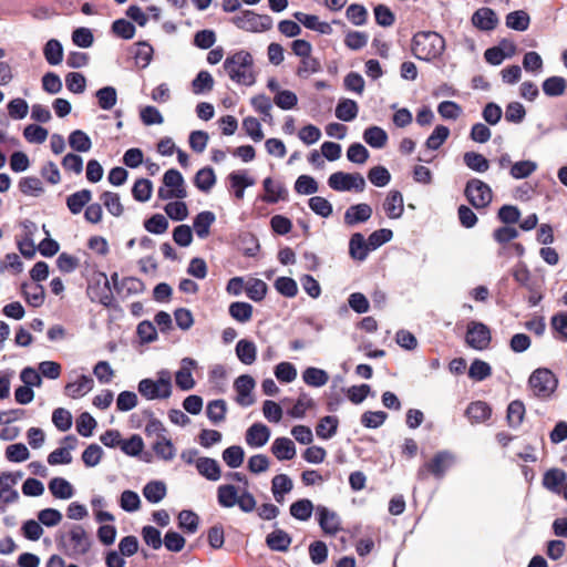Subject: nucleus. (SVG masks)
I'll use <instances>...</instances> for the list:
<instances>
[{
  "mask_svg": "<svg viewBox=\"0 0 567 567\" xmlns=\"http://www.w3.org/2000/svg\"><path fill=\"white\" fill-rule=\"evenodd\" d=\"M223 69L235 84L252 86L256 83L257 73L254 58L246 50H238L229 54L223 63Z\"/></svg>",
  "mask_w": 567,
  "mask_h": 567,
  "instance_id": "obj_1",
  "label": "nucleus"
},
{
  "mask_svg": "<svg viewBox=\"0 0 567 567\" xmlns=\"http://www.w3.org/2000/svg\"><path fill=\"white\" fill-rule=\"evenodd\" d=\"M445 50L444 38L434 31L417 32L412 40V51L416 59L432 61L440 58Z\"/></svg>",
  "mask_w": 567,
  "mask_h": 567,
  "instance_id": "obj_2",
  "label": "nucleus"
},
{
  "mask_svg": "<svg viewBox=\"0 0 567 567\" xmlns=\"http://www.w3.org/2000/svg\"><path fill=\"white\" fill-rule=\"evenodd\" d=\"M527 385L534 398L548 401L557 390L558 379L551 370L538 368L529 375Z\"/></svg>",
  "mask_w": 567,
  "mask_h": 567,
  "instance_id": "obj_3",
  "label": "nucleus"
},
{
  "mask_svg": "<svg viewBox=\"0 0 567 567\" xmlns=\"http://www.w3.org/2000/svg\"><path fill=\"white\" fill-rule=\"evenodd\" d=\"M231 22L247 32H265L272 28V19L267 14H258L251 10H244L231 18Z\"/></svg>",
  "mask_w": 567,
  "mask_h": 567,
  "instance_id": "obj_4",
  "label": "nucleus"
},
{
  "mask_svg": "<svg viewBox=\"0 0 567 567\" xmlns=\"http://www.w3.org/2000/svg\"><path fill=\"white\" fill-rule=\"evenodd\" d=\"M158 197L162 199H184L187 197L184 177L177 169L171 168L165 172L163 187L158 189Z\"/></svg>",
  "mask_w": 567,
  "mask_h": 567,
  "instance_id": "obj_5",
  "label": "nucleus"
},
{
  "mask_svg": "<svg viewBox=\"0 0 567 567\" xmlns=\"http://www.w3.org/2000/svg\"><path fill=\"white\" fill-rule=\"evenodd\" d=\"M172 394V375L168 370H161L157 379H144V399L162 400Z\"/></svg>",
  "mask_w": 567,
  "mask_h": 567,
  "instance_id": "obj_6",
  "label": "nucleus"
},
{
  "mask_svg": "<svg viewBox=\"0 0 567 567\" xmlns=\"http://www.w3.org/2000/svg\"><path fill=\"white\" fill-rule=\"evenodd\" d=\"M328 185L337 192H363L367 184L360 173L336 172L329 176Z\"/></svg>",
  "mask_w": 567,
  "mask_h": 567,
  "instance_id": "obj_7",
  "label": "nucleus"
},
{
  "mask_svg": "<svg viewBox=\"0 0 567 567\" xmlns=\"http://www.w3.org/2000/svg\"><path fill=\"white\" fill-rule=\"evenodd\" d=\"M464 193L468 202L476 209L487 207L493 199V192L491 187L477 178H472L466 183Z\"/></svg>",
  "mask_w": 567,
  "mask_h": 567,
  "instance_id": "obj_8",
  "label": "nucleus"
},
{
  "mask_svg": "<svg viewBox=\"0 0 567 567\" xmlns=\"http://www.w3.org/2000/svg\"><path fill=\"white\" fill-rule=\"evenodd\" d=\"M492 334L489 328L480 321H470L466 328V344L478 351L486 350L489 347Z\"/></svg>",
  "mask_w": 567,
  "mask_h": 567,
  "instance_id": "obj_9",
  "label": "nucleus"
},
{
  "mask_svg": "<svg viewBox=\"0 0 567 567\" xmlns=\"http://www.w3.org/2000/svg\"><path fill=\"white\" fill-rule=\"evenodd\" d=\"M63 546L70 557H78L87 553L91 543L84 528L75 525L69 532L68 540L63 543Z\"/></svg>",
  "mask_w": 567,
  "mask_h": 567,
  "instance_id": "obj_10",
  "label": "nucleus"
},
{
  "mask_svg": "<svg viewBox=\"0 0 567 567\" xmlns=\"http://www.w3.org/2000/svg\"><path fill=\"white\" fill-rule=\"evenodd\" d=\"M255 385L256 382L254 378L248 374H243L235 380L234 388L237 392L236 402L239 405L247 408L255 403L251 394Z\"/></svg>",
  "mask_w": 567,
  "mask_h": 567,
  "instance_id": "obj_11",
  "label": "nucleus"
},
{
  "mask_svg": "<svg viewBox=\"0 0 567 567\" xmlns=\"http://www.w3.org/2000/svg\"><path fill=\"white\" fill-rule=\"evenodd\" d=\"M197 367L196 360L192 358H184L181 361V368L175 373L176 385L183 391H189L195 386L192 370Z\"/></svg>",
  "mask_w": 567,
  "mask_h": 567,
  "instance_id": "obj_12",
  "label": "nucleus"
},
{
  "mask_svg": "<svg viewBox=\"0 0 567 567\" xmlns=\"http://www.w3.org/2000/svg\"><path fill=\"white\" fill-rule=\"evenodd\" d=\"M317 514L319 516V525L326 534L336 535L341 529L340 517L336 512L319 505L317 506Z\"/></svg>",
  "mask_w": 567,
  "mask_h": 567,
  "instance_id": "obj_13",
  "label": "nucleus"
},
{
  "mask_svg": "<svg viewBox=\"0 0 567 567\" xmlns=\"http://www.w3.org/2000/svg\"><path fill=\"white\" fill-rule=\"evenodd\" d=\"M372 216V208L369 204L360 203L347 208L343 219L344 224L353 227L369 220Z\"/></svg>",
  "mask_w": 567,
  "mask_h": 567,
  "instance_id": "obj_14",
  "label": "nucleus"
},
{
  "mask_svg": "<svg viewBox=\"0 0 567 567\" xmlns=\"http://www.w3.org/2000/svg\"><path fill=\"white\" fill-rule=\"evenodd\" d=\"M453 463L454 455L449 451H442L436 453L432 461L426 463L424 467L434 476L442 478Z\"/></svg>",
  "mask_w": 567,
  "mask_h": 567,
  "instance_id": "obj_15",
  "label": "nucleus"
},
{
  "mask_svg": "<svg viewBox=\"0 0 567 567\" xmlns=\"http://www.w3.org/2000/svg\"><path fill=\"white\" fill-rule=\"evenodd\" d=\"M270 430L262 423H254L246 431V443L250 447H262L270 439Z\"/></svg>",
  "mask_w": 567,
  "mask_h": 567,
  "instance_id": "obj_16",
  "label": "nucleus"
},
{
  "mask_svg": "<svg viewBox=\"0 0 567 567\" xmlns=\"http://www.w3.org/2000/svg\"><path fill=\"white\" fill-rule=\"evenodd\" d=\"M383 208L389 218H400L404 212L402 194L399 190H390L383 203Z\"/></svg>",
  "mask_w": 567,
  "mask_h": 567,
  "instance_id": "obj_17",
  "label": "nucleus"
},
{
  "mask_svg": "<svg viewBox=\"0 0 567 567\" xmlns=\"http://www.w3.org/2000/svg\"><path fill=\"white\" fill-rule=\"evenodd\" d=\"M372 250L369 245V239L365 240L361 233H354L349 241V254L351 258L363 261L369 251Z\"/></svg>",
  "mask_w": 567,
  "mask_h": 567,
  "instance_id": "obj_18",
  "label": "nucleus"
},
{
  "mask_svg": "<svg viewBox=\"0 0 567 567\" xmlns=\"http://www.w3.org/2000/svg\"><path fill=\"white\" fill-rule=\"evenodd\" d=\"M262 186L266 194L261 199L268 204H275L280 199H285L287 195L286 187L281 183L275 182L271 177H266Z\"/></svg>",
  "mask_w": 567,
  "mask_h": 567,
  "instance_id": "obj_19",
  "label": "nucleus"
},
{
  "mask_svg": "<svg viewBox=\"0 0 567 567\" xmlns=\"http://www.w3.org/2000/svg\"><path fill=\"white\" fill-rule=\"evenodd\" d=\"M117 275L112 276V280L116 282ZM116 285V291L122 299H128L133 296L138 295L142 290V281L135 277H126L120 284Z\"/></svg>",
  "mask_w": 567,
  "mask_h": 567,
  "instance_id": "obj_20",
  "label": "nucleus"
},
{
  "mask_svg": "<svg viewBox=\"0 0 567 567\" xmlns=\"http://www.w3.org/2000/svg\"><path fill=\"white\" fill-rule=\"evenodd\" d=\"M196 468L198 473L208 481L216 482L221 476L218 462L210 457H198L196 460Z\"/></svg>",
  "mask_w": 567,
  "mask_h": 567,
  "instance_id": "obj_21",
  "label": "nucleus"
},
{
  "mask_svg": "<svg viewBox=\"0 0 567 567\" xmlns=\"http://www.w3.org/2000/svg\"><path fill=\"white\" fill-rule=\"evenodd\" d=\"M215 220L216 216L213 212L204 210L197 214L193 223V228L197 237L200 239L207 238L210 233V227Z\"/></svg>",
  "mask_w": 567,
  "mask_h": 567,
  "instance_id": "obj_22",
  "label": "nucleus"
},
{
  "mask_svg": "<svg viewBox=\"0 0 567 567\" xmlns=\"http://www.w3.org/2000/svg\"><path fill=\"white\" fill-rule=\"evenodd\" d=\"M497 17L489 8H481L476 10L472 17L473 24L481 30H493L497 24Z\"/></svg>",
  "mask_w": 567,
  "mask_h": 567,
  "instance_id": "obj_23",
  "label": "nucleus"
},
{
  "mask_svg": "<svg viewBox=\"0 0 567 567\" xmlns=\"http://www.w3.org/2000/svg\"><path fill=\"white\" fill-rule=\"evenodd\" d=\"M271 452L279 461H288L296 456V446L290 439L278 437L271 445Z\"/></svg>",
  "mask_w": 567,
  "mask_h": 567,
  "instance_id": "obj_24",
  "label": "nucleus"
},
{
  "mask_svg": "<svg viewBox=\"0 0 567 567\" xmlns=\"http://www.w3.org/2000/svg\"><path fill=\"white\" fill-rule=\"evenodd\" d=\"M235 351L238 360L246 365H250L256 361L257 347L250 340L240 339L236 344Z\"/></svg>",
  "mask_w": 567,
  "mask_h": 567,
  "instance_id": "obj_25",
  "label": "nucleus"
},
{
  "mask_svg": "<svg viewBox=\"0 0 567 567\" xmlns=\"http://www.w3.org/2000/svg\"><path fill=\"white\" fill-rule=\"evenodd\" d=\"M292 487V480L286 474H278L271 481V492L278 503L284 502L285 494L290 493Z\"/></svg>",
  "mask_w": 567,
  "mask_h": 567,
  "instance_id": "obj_26",
  "label": "nucleus"
},
{
  "mask_svg": "<svg viewBox=\"0 0 567 567\" xmlns=\"http://www.w3.org/2000/svg\"><path fill=\"white\" fill-rule=\"evenodd\" d=\"M94 385V381L89 375H81L76 381L66 384L65 392L69 396L76 399L89 393Z\"/></svg>",
  "mask_w": 567,
  "mask_h": 567,
  "instance_id": "obj_27",
  "label": "nucleus"
},
{
  "mask_svg": "<svg viewBox=\"0 0 567 567\" xmlns=\"http://www.w3.org/2000/svg\"><path fill=\"white\" fill-rule=\"evenodd\" d=\"M567 473L560 468H551L547 471L543 478L545 488L553 493H560V486L566 482Z\"/></svg>",
  "mask_w": 567,
  "mask_h": 567,
  "instance_id": "obj_28",
  "label": "nucleus"
},
{
  "mask_svg": "<svg viewBox=\"0 0 567 567\" xmlns=\"http://www.w3.org/2000/svg\"><path fill=\"white\" fill-rule=\"evenodd\" d=\"M359 105L350 99H341L336 106V116L340 121L351 122L358 116Z\"/></svg>",
  "mask_w": 567,
  "mask_h": 567,
  "instance_id": "obj_29",
  "label": "nucleus"
},
{
  "mask_svg": "<svg viewBox=\"0 0 567 567\" xmlns=\"http://www.w3.org/2000/svg\"><path fill=\"white\" fill-rule=\"evenodd\" d=\"M266 544L271 550L287 551L291 544V537L285 530L276 529L267 535Z\"/></svg>",
  "mask_w": 567,
  "mask_h": 567,
  "instance_id": "obj_30",
  "label": "nucleus"
},
{
  "mask_svg": "<svg viewBox=\"0 0 567 567\" xmlns=\"http://www.w3.org/2000/svg\"><path fill=\"white\" fill-rule=\"evenodd\" d=\"M167 494V486L163 481H151L144 485V498L152 504H158Z\"/></svg>",
  "mask_w": 567,
  "mask_h": 567,
  "instance_id": "obj_31",
  "label": "nucleus"
},
{
  "mask_svg": "<svg viewBox=\"0 0 567 567\" xmlns=\"http://www.w3.org/2000/svg\"><path fill=\"white\" fill-rule=\"evenodd\" d=\"M49 489L59 499H70L74 495L71 483L62 477L52 478L49 483Z\"/></svg>",
  "mask_w": 567,
  "mask_h": 567,
  "instance_id": "obj_32",
  "label": "nucleus"
},
{
  "mask_svg": "<svg viewBox=\"0 0 567 567\" xmlns=\"http://www.w3.org/2000/svg\"><path fill=\"white\" fill-rule=\"evenodd\" d=\"M92 198V193L89 189H81L79 192H75L71 194L66 198V206L70 209V212L74 215L80 214L85 205L89 204V202Z\"/></svg>",
  "mask_w": 567,
  "mask_h": 567,
  "instance_id": "obj_33",
  "label": "nucleus"
},
{
  "mask_svg": "<svg viewBox=\"0 0 567 567\" xmlns=\"http://www.w3.org/2000/svg\"><path fill=\"white\" fill-rule=\"evenodd\" d=\"M152 449L155 454L164 461H172L176 455V449L166 435L156 439L152 444Z\"/></svg>",
  "mask_w": 567,
  "mask_h": 567,
  "instance_id": "obj_34",
  "label": "nucleus"
},
{
  "mask_svg": "<svg viewBox=\"0 0 567 567\" xmlns=\"http://www.w3.org/2000/svg\"><path fill=\"white\" fill-rule=\"evenodd\" d=\"M363 140L373 148H382L388 142V134L380 126H370L363 132Z\"/></svg>",
  "mask_w": 567,
  "mask_h": 567,
  "instance_id": "obj_35",
  "label": "nucleus"
},
{
  "mask_svg": "<svg viewBox=\"0 0 567 567\" xmlns=\"http://www.w3.org/2000/svg\"><path fill=\"white\" fill-rule=\"evenodd\" d=\"M302 380L310 386L320 388L328 383L329 374L322 369L310 367L302 372Z\"/></svg>",
  "mask_w": 567,
  "mask_h": 567,
  "instance_id": "obj_36",
  "label": "nucleus"
},
{
  "mask_svg": "<svg viewBox=\"0 0 567 567\" xmlns=\"http://www.w3.org/2000/svg\"><path fill=\"white\" fill-rule=\"evenodd\" d=\"M290 515L301 522L308 520L313 512V504L308 498L293 502L289 508Z\"/></svg>",
  "mask_w": 567,
  "mask_h": 567,
  "instance_id": "obj_37",
  "label": "nucleus"
},
{
  "mask_svg": "<svg viewBox=\"0 0 567 567\" xmlns=\"http://www.w3.org/2000/svg\"><path fill=\"white\" fill-rule=\"evenodd\" d=\"M238 491L231 484H225L218 486L217 489V499L221 507L230 508L237 504L238 499Z\"/></svg>",
  "mask_w": 567,
  "mask_h": 567,
  "instance_id": "obj_38",
  "label": "nucleus"
},
{
  "mask_svg": "<svg viewBox=\"0 0 567 567\" xmlns=\"http://www.w3.org/2000/svg\"><path fill=\"white\" fill-rule=\"evenodd\" d=\"M194 183L199 190L208 193L216 183L214 169L210 167L199 169L195 175Z\"/></svg>",
  "mask_w": 567,
  "mask_h": 567,
  "instance_id": "obj_39",
  "label": "nucleus"
},
{
  "mask_svg": "<svg viewBox=\"0 0 567 567\" xmlns=\"http://www.w3.org/2000/svg\"><path fill=\"white\" fill-rule=\"evenodd\" d=\"M492 413L491 408L483 401L471 403L466 409V415L473 422L480 423L489 419Z\"/></svg>",
  "mask_w": 567,
  "mask_h": 567,
  "instance_id": "obj_40",
  "label": "nucleus"
},
{
  "mask_svg": "<svg viewBox=\"0 0 567 567\" xmlns=\"http://www.w3.org/2000/svg\"><path fill=\"white\" fill-rule=\"evenodd\" d=\"M43 54L49 64H60L63 61L62 44L55 39L49 40L44 45Z\"/></svg>",
  "mask_w": 567,
  "mask_h": 567,
  "instance_id": "obj_41",
  "label": "nucleus"
},
{
  "mask_svg": "<svg viewBox=\"0 0 567 567\" xmlns=\"http://www.w3.org/2000/svg\"><path fill=\"white\" fill-rule=\"evenodd\" d=\"M339 421L336 416L322 417L316 426V433L320 439L329 440L336 435Z\"/></svg>",
  "mask_w": 567,
  "mask_h": 567,
  "instance_id": "obj_42",
  "label": "nucleus"
},
{
  "mask_svg": "<svg viewBox=\"0 0 567 567\" xmlns=\"http://www.w3.org/2000/svg\"><path fill=\"white\" fill-rule=\"evenodd\" d=\"M228 311L230 317L240 323L248 322L252 317V306L248 302H233L230 303Z\"/></svg>",
  "mask_w": 567,
  "mask_h": 567,
  "instance_id": "obj_43",
  "label": "nucleus"
},
{
  "mask_svg": "<svg viewBox=\"0 0 567 567\" xmlns=\"http://www.w3.org/2000/svg\"><path fill=\"white\" fill-rule=\"evenodd\" d=\"M226 412L227 404L223 399L210 401L207 404L206 414L209 421L214 424L223 422L226 417Z\"/></svg>",
  "mask_w": 567,
  "mask_h": 567,
  "instance_id": "obj_44",
  "label": "nucleus"
},
{
  "mask_svg": "<svg viewBox=\"0 0 567 567\" xmlns=\"http://www.w3.org/2000/svg\"><path fill=\"white\" fill-rule=\"evenodd\" d=\"M525 405L522 401L515 400L508 404L507 408V422L513 429H517L524 420Z\"/></svg>",
  "mask_w": 567,
  "mask_h": 567,
  "instance_id": "obj_45",
  "label": "nucleus"
},
{
  "mask_svg": "<svg viewBox=\"0 0 567 567\" xmlns=\"http://www.w3.org/2000/svg\"><path fill=\"white\" fill-rule=\"evenodd\" d=\"M515 52V45H509V51H505L499 47H493L485 51L484 58L489 64L499 65L505 59L512 58Z\"/></svg>",
  "mask_w": 567,
  "mask_h": 567,
  "instance_id": "obj_46",
  "label": "nucleus"
},
{
  "mask_svg": "<svg viewBox=\"0 0 567 567\" xmlns=\"http://www.w3.org/2000/svg\"><path fill=\"white\" fill-rule=\"evenodd\" d=\"M566 87L567 81L561 76H550L543 82V91L547 96H560Z\"/></svg>",
  "mask_w": 567,
  "mask_h": 567,
  "instance_id": "obj_47",
  "label": "nucleus"
},
{
  "mask_svg": "<svg viewBox=\"0 0 567 567\" xmlns=\"http://www.w3.org/2000/svg\"><path fill=\"white\" fill-rule=\"evenodd\" d=\"M464 164L472 171L484 173L489 168V162L480 153L466 152L463 156Z\"/></svg>",
  "mask_w": 567,
  "mask_h": 567,
  "instance_id": "obj_48",
  "label": "nucleus"
},
{
  "mask_svg": "<svg viewBox=\"0 0 567 567\" xmlns=\"http://www.w3.org/2000/svg\"><path fill=\"white\" fill-rule=\"evenodd\" d=\"M529 22V16L523 10L513 11L506 17V25L516 31L527 30Z\"/></svg>",
  "mask_w": 567,
  "mask_h": 567,
  "instance_id": "obj_49",
  "label": "nucleus"
},
{
  "mask_svg": "<svg viewBox=\"0 0 567 567\" xmlns=\"http://www.w3.org/2000/svg\"><path fill=\"white\" fill-rule=\"evenodd\" d=\"M19 189L27 196L38 197L43 193V186L40 178L35 176L23 177L19 182Z\"/></svg>",
  "mask_w": 567,
  "mask_h": 567,
  "instance_id": "obj_50",
  "label": "nucleus"
},
{
  "mask_svg": "<svg viewBox=\"0 0 567 567\" xmlns=\"http://www.w3.org/2000/svg\"><path fill=\"white\" fill-rule=\"evenodd\" d=\"M69 144L74 151L82 153L89 152L92 147L91 138L81 130H75L70 134Z\"/></svg>",
  "mask_w": 567,
  "mask_h": 567,
  "instance_id": "obj_51",
  "label": "nucleus"
},
{
  "mask_svg": "<svg viewBox=\"0 0 567 567\" xmlns=\"http://www.w3.org/2000/svg\"><path fill=\"white\" fill-rule=\"evenodd\" d=\"M221 457L230 468H237L244 462L245 452L241 446L233 445L224 450Z\"/></svg>",
  "mask_w": 567,
  "mask_h": 567,
  "instance_id": "obj_52",
  "label": "nucleus"
},
{
  "mask_svg": "<svg viewBox=\"0 0 567 567\" xmlns=\"http://www.w3.org/2000/svg\"><path fill=\"white\" fill-rule=\"evenodd\" d=\"M168 219L165 215L154 214L146 221H144V228L155 235H162L168 229Z\"/></svg>",
  "mask_w": 567,
  "mask_h": 567,
  "instance_id": "obj_53",
  "label": "nucleus"
},
{
  "mask_svg": "<svg viewBox=\"0 0 567 567\" xmlns=\"http://www.w3.org/2000/svg\"><path fill=\"white\" fill-rule=\"evenodd\" d=\"M214 79L207 71H200L192 82V90L195 94H203L213 90Z\"/></svg>",
  "mask_w": 567,
  "mask_h": 567,
  "instance_id": "obj_54",
  "label": "nucleus"
},
{
  "mask_svg": "<svg viewBox=\"0 0 567 567\" xmlns=\"http://www.w3.org/2000/svg\"><path fill=\"white\" fill-rule=\"evenodd\" d=\"M537 169V163L534 161H519L511 166V175L513 178L522 179L530 176Z\"/></svg>",
  "mask_w": 567,
  "mask_h": 567,
  "instance_id": "obj_55",
  "label": "nucleus"
},
{
  "mask_svg": "<svg viewBox=\"0 0 567 567\" xmlns=\"http://www.w3.org/2000/svg\"><path fill=\"white\" fill-rule=\"evenodd\" d=\"M450 135L449 127L444 125H437L425 142V146L429 150L436 151L447 140Z\"/></svg>",
  "mask_w": 567,
  "mask_h": 567,
  "instance_id": "obj_56",
  "label": "nucleus"
},
{
  "mask_svg": "<svg viewBox=\"0 0 567 567\" xmlns=\"http://www.w3.org/2000/svg\"><path fill=\"white\" fill-rule=\"evenodd\" d=\"M178 525L188 534H194L198 529L199 517L192 511H182L178 514Z\"/></svg>",
  "mask_w": 567,
  "mask_h": 567,
  "instance_id": "obj_57",
  "label": "nucleus"
},
{
  "mask_svg": "<svg viewBox=\"0 0 567 567\" xmlns=\"http://www.w3.org/2000/svg\"><path fill=\"white\" fill-rule=\"evenodd\" d=\"M274 286L280 295L287 298H293L298 293V285L290 277H278Z\"/></svg>",
  "mask_w": 567,
  "mask_h": 567,
  "instance_id": "obj_58",
  "label": "nucleus"
},
{
  "mask_svg": "<svg viewBox=\"0 0 567 567\" xmlns=\"http://www.w3.org/2000/svg\"><path fill=\"white\" fill-rule=\"evenodd\" d=\"M313 405V400L307 393H301L293 406L288 411V414L295 419H302L307 410L311 409Z\"/></svg>",
  "mask_w": 567,
  "mask_h": 567,
  "instance_id": "obj_59",
  "label": "nucleus"
},
{
  "mask_svg": "<svg viewBox=\"0 0 567 567\" xmlns=\"http://www.w3.org/2000/svg\"><path fill=\"white\" fill-rule=\"evenodd\" d=\"M267 285L261 279H250L245 287L247 296L254 301H261L267 293Z\"/></svg>",
  "mask_w": 567,
  "mask_h": 567,
  "instance_id": "obj_60",
  "label": "nucleus"
},
{
  "mask_svg": "<svg viewBox=\"0 0 567 567\" xmlns=\"http://www.w3.org/2000/svg\"><path fill=\"white\" fill-rule=\"evenodd\" d=\"M99 105L103 110H111L117 101L116 90L113 86H104L96 92Z\"/></svg>",
  "mask_w": 567,
  "mask_h": 567,
  "instance_id": "obj_61",
  "label": "nucleus"
},
{
  "mask_svg": "<svg viewBox=\"0 0 567 567\" xmlns=\"http://www.w3.org/2000/svg\"><path fill=\"white\" fill-rule=\"evenodd\" d=\"M368 178L371 184L377 187H384L391 181V174L384 166H374L368 173Z\"/></svg>",
  "mask_w": 567,
  "mask_h": 567,
  "instance_id": "obj_62",
  "label": "nucleus"
},
{
  "mask_svg": "<svg viewBox=\"0 0 567 567\" xmlns=\"http://www.w3.org/2000/svg\"><path fill=\"white\" fill-rule=\"evenodd\" d=\"M491 374V365L487 362L482 361L480 359L474 360L468 370V377L475 381H483Z\"/></svg>",
  "mask_w": 567,
  "mask_h": 567,
  "instance_id": "obj_63",
  "label": "nucleus"
},
{
  "mask_svg": "<svg viewBox=\"0 0 567 567\" xmlns=\"http://www.w3.org/2000/svg\"><path fill=\"white\" fill-rule=\"evenodd\" d=\"M318 183L312 176L300 175L295 183V190L300 195H311L318 192Z\"/></svg>",
  "mask_w": 567,
  "mask_h": 567,
  "instance_id": "obj_64",
  "label": "nucleus"
}]
</instances>
